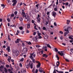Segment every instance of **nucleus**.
<instances>
[{
  "mask_svg": "<svg viewBox=\"0 0 73 73\" xmlns=\"http://www.w3.org/2000/svg\"><path fill=\"white\" fill-rule=\"evenodd\" d=\"M22 15L23 17H25V19H27V21H29L30 20L29 17L27 16L25 13V12H24V10L23 9L22 10Z\"/></svg>",
  "mask_w": 73,
  "mask_h": 73,
  "instance_id": "f257e3e1",
  "label": "nucleus"
},
{
  "mask_svg": "<svg viewBox=\"0 0 73 73\" xmlns=\"http://www.w3.org/2000/svg\"><path fill=\"white\" fill-rule=\"evenodd\" d=\"M71 26L72 25H71V24H70L69 27H68L67 28V29H64V31H67L69 32V31H70Z\"/></svg>",
  "mask_w": 73,
  "mask_h": 73,
  "instance_id": "f03ea898",
  "label": "nucleus"
},
{
  "mask_svg": "<svg viewBox=\"0 0 73 73\" xmlns=\"http://www.w3.org/2000/svg\"><path fill=\"white\" fill-rule=\"evenodd\" d=\"M28 49L26 48H24L23 49V50H22V52H23V53H26Z\"/></svg>",
  "mask_w": 73,
  "mask_h": 73,
  "instance_id": "7ed1b4c3",
  "label": "nucleus"
},
{
  "mask_svg": "<svg viewBox=\"0 0 73 73\" xmlns=\"http://www.w3.org/2000/svg\"><path fill=\"white\" fill-rule=\"evenodd\" d=\"M36 63H38V64L36 66L37 68H40V67L41 66V64L40 63V62L38 61H36Z\"/></svg>",
  "mask_w": 73,
  "mask_h": 73,
  "instance_id": "20e7f679",
  "label": "nucleus"
},
{
  "mask_svg": "<svg viewBox=\"0 0 73 73\" xmlns=\"http://www.w3.org/2000/svg\"><path fill=\"white\" fill-rule=\"evenodd\" d=\"M12 2L13 3H14L13 4V6H15V5H16V4L17 3V1H16V0H13Z\"/></svg>",
  "mask_w": 73,
  "mask_h": 73,
  "instance_id": "39448f33",
  "label": "nucleus"
},
{
  "mask_svg": "<svg viewBox=\"0 0 73 73\" xmlns=\"http://www.w3.org/2000/svg\"><path fill=\"white\" fill-rule=\"evenodd\" d=\"M61 53L60 52L58 51V54H59V55H60L61 56H64V54L63 53V52H62V51H61Z\"/></svg>",
  "mask_w": 73,
  "mask_h": 73,
  "instance_id": "423d86ee",
  "label": "nucleus"
},
{
  "mask_svg": "<svg viewBox=\"0 0 73 73\" xmlns=\"http://www.w3.org/2000/svg\"><path fill=\"white\" fill-rule=\"evenodd\" d=\"M29 64L30 66L31 69L33 68V63L31 61H30L29 62Z\"/></svg>",
  "mask_w": 73,
  "mask_h": 73,
  "instance_id": "0eeeda50",
  "label": "nucleus"
},
{
  "mask_svg": "<svg viewBox=\"0 0 73 73\" xmlns=\"http://www.w3.org/2000/svg\"><path fill=\"white\" fill-rule=\"evenodd\" d=\"M37 36H36L35 37H34L33 38V41H35V42H37Z\"/></svg>",
  "mask_w": 73,
  "mask_h": 73,
  "instance_id": "6e6552de",
  "label": "nucleus"
},
{
  "mask_svg": "<svg viewBox=\"0 0 73 73\" xmlns=\"http://www.w3.org/2000/svg\"><path fill=\"white\" fill-rule=\"evenodd\" d=\"M26 72V70H24V69H22L21 70V73H25Z\"/></svg>",
  "mask_w": 73,
  "mask_h": 73,
  "instance_id": "1a4fd4ad",
  "label": "nucleus"
},
{
  "mask_svg": "<svg viewBox=\"0 0 73 73\" xmlns=\"http://www.w3.org/2000/svg\"><path fill=\"white\" fill-rule=\"evenodd\" d=\"M43 69L41 67L39 69V71L40 73H42L43 72Z\"/></svg>",
  "mask_w": 73,
  "mask_h": 73,
  "instance_id": "9d476101",
  "label": "nucleus"
},
{
  "mask_svg": "<svg viewBox=\"0 0 73 73\" xmlns=\"http://www.w3.org/2000/svg\"><path fill=\"white\" fill-rule=\"evenodd\" d=\"M56 13L54 12H53L52 16H54V17H56Z\"/></svg>",
  "mask_w": 73,
  "mask_h": 73,
  "instance_id": "9b49d317",
  "label": "nucleus"
},
{
  "mask_svg": "<svg viewBox=\"0 0 73 73\" xmlns=\"http://www.w3.org/2000/svg\"><path fill=\"white\" fill-rule=\"evenodd\" d=\"M6 50H7L8 52H9L11 51V50L10 49V46H8L7 47V48H6Z\"/></svg>",
  "mask_w": 73,
  "mask_h": 73,
  "instance_id": "f8f14e48",
  "label": "nucleus"
},
{
  "mask_svg": "<svg viewBox=\"0 0 73 73\" xmlns=\"http://www.w3.org/2000/svg\"><path fill=\"white\" fill-rule=\"evenodd\" d=\"M19 51H16V56H19Z\"/></svg>",
  "mask_w": 73,
  "mask_h": 73,
  "instance_id": "ddd939ff",
  "label": "nucleus"
},
{
  "mask_svg": "<svg viewBox=\"0 0 73 73\" xmlns=\"http://www.w3.org/2000/svg\"><path fill=\"white\" fill-rule=\"evenodd\" d=\"M44 38L45 39H47L48 38V36L46 34H45L44 35Z\"/></svg>",
  "mask_w": 73,
  "mask_h": 73,
  "instance_id": "4468645a",
  "label": "nucleus"
},
{
  "mask_svg": "<svg viewBox=\"0 0 73 73\" xmlns=\"http://www.w3.org/2000/svg\"><path fill=\"white\" fill-rule=\"evenodd\" d=\"M48 56L46 55V54H43L42 55V57H45V58H47V57H48Z\"/></svg>",
  "mask_w": 73,
  "mask_h": 73,
  "instance_id": "2eb2a0df",
  "label": "nucleus"
},
{
  "mask_svg": "<svg viewBox=\"0 0 73 73\" xmlns=\"http://www.w3.org/2000/svg\"><path fill=\"white\" fill-rule=\"evenodd\" d=\"M66 32L64 33V36H66V35L69 33V31H68L67 30H66Z\"/></svg>",
  "mask_w": 73,
  "mask_h": 73,
  "instance_id": "dca6fc26",
  "label": "nucleus"
},
{
  "mask_svg": "<svg viewBox=\"0 0 73 73\" xmlns=\"http://www.w3.org/2000/svg\"><path fill=\"white\" fill-rule=\"evenodd\" d=\"M3 66H0V72H3V70H2L1 69H3Z\"/></svg>",
  "mask_w": 73,
  "mask_h": 73,
  "instance_id": "f3484780",
  "label": "nucleus"
},
{
  "mask_svg": "<svg viewBox=\"0 0 73 73\" xmlns=\"http://www.w3.org/2000/svg\"><path fill=\"white\" fill-rule=\"evenodd\" d=\"M11 56H9V57L8 58L7 60H8V61L9 62H10V60H11Z\"/></svg>",
  "mask_w": 73,
  "mask_h": 73,
  "instance_id": "a211bd4d",
  "label": "nucleus"
},
{
  "mask_svg": "<svg viewBox=\"0 0 73 73\" xmlns=\"http://www.w3.org/2000/svg\"><path fill=\"white\" fill-rule=\"evenodd\" d=\"M56 70L57 72H58V73H64V72L63 71H58L57 70Z\"/></svg>",
  "mask_w": 73,
  "mask_h": 73,
  "instance_id": "6ab92c4d",
  "label": "nucleus"
},
{
  "mask_svg": "<svg viewBox=\"0 0 73 73\" xmlns=\"http://www.w3.org/2000/svg\"><path fill=\"white\" fill-rule=\"evenodd\" d=\"M1 7H3V8H4V7H5V5H4L3 4H1Z\"/></svg>",
  "mask_w": 73,
  "mask_h": 73,
  "instance_id": "aec40b11",
  "label": "nucleus"
},
{
  "mask_svg": "<svg viewBox=\"0 0 73 73\" xmlns=\"http://www.w3.org/2000/svg\"><path fill=\"white\" fill-rule=\"evenodd\" d=\"M11 69H9L8 70V71L9 72V73H13L12 71H11Z\"/></svg>",
  "mask_w": 73,
  "mask_h": 73,
  "instance_id": "412c9836",
  "label": "nucleus"
},
{
  "mask_svg": "<svg viewBox=\"0 0 73 73\" xmlns=\"http://www.w3.org/2000/svg\"><path fill=\"white\" fill-rule=\"evenodd\" d=\"M47 47H48V48H50V49L52 48H51V46H50L49 44H47Z\"/></svg>",
  "mask_w": 73,
  "mask_h": 73,
  "instance_id": "4be33fe9",
  "label": "nucleus"
},
{
  "mask_svg": "<svg viewBox=\"0 0 73 73\" xmlns=\"http://www.w3.org/2000/svg\"><path fill=\"white\" fill-rule=\"evenodd\" d=\"M4 69L5 70V72L6 73H7V72H8V70H7V68H4Z\"/></svg>",
  "mask_w": 73,
  "mask_h": 73,
  "instance_id": "5701e85b",
  "label": "nucleus"
},
{
  "mask_svg": "<svg viewBox=\"0 0 73 73\" xmlns=\"http://www.w3.org/2000/svg\"><path fill=\"white\" fill-rule=\"evenodd\" d=\"M56 58H57L58 60H59V59H60V58L58 57V55H57V54H56Z\"/></svg>",
  "mask_w": 73,
  "mask_h": 73,
  "instance_id": "b1692460",
  "label": "nucleus"
},
{
  "mask_svg": "<svg viewBox=\"0 0 73 73\" xmlns=\"http://www.w3.org/2000/svg\"><path fill=\"white\" fill-rule=\"evenodd\" d=\"M70 20H67V24H69V23H70Z\"/></svg>",
  "mask_w": 73,
  "mask_h": 73,
  "instance_id": "393cba45",
  "label": "nucleus"
},
{
  "mask_svg": "<svg viewBox=\"0 0 73 73\" xmlns=\"http://www.w3.org/2000/svg\"><path fill=\"white\" fill-rule=\"evenodd\" d=\"M30 58L31 59V60H34V59H33V58H33V56H29Z\"/></svg>",
  "mask_w": 73,
  "mask_h": 73,
  "instance_id": "a878e982",
  "label": "nucleus"
},
{
  "mask_svg": "<svg viewBox=\"0 0 73 73\" xmlns=\"http://www.w3.org/2000/svg\"><path fill=\"white\" fill-rule=\"evenodd\" d=\"M17 7V8H20V7H21V5H20V4H18Z\"/></svg>",
  "mask_w": 73,
  "mask_h": 73,
  "instance_id": "bb28decb",
  "label": "nucleus"
},
{
  "mask_svg": "<svg viewBox=\"0 0 73 73\" xmlns=\"http://www.w3.org/2000/svg\"><path fill=\"white\" fill-rule=\"evenodd\" d=\"M30 25H31L30 24H29L27 25V28H30Z\"/></svg>",
  "mask_w": 73,
  "mask_h": 73,
  "instance_id": "cd10ccee",
  "label": "nucleus"
},
{
  "mask_svg": "<svg viewBox=\"0 0 73 73\" xmlns=\"http://www.w3.org/2000/svg\"><path fill=\"white\" fill-rule=\"evenodd\" d=\"M59 3H62V1H64L63 0H59Z\"/></svg>",
  "mask_w": 73,
  "mask_h": 73,
  "instance_id": "c85d7f7f",
  "label": "nucleus"
},
{
  "mask_svg": "<svg viewBox=\"0 0 73 73\" xmlns=\"http://www.w3.org/2000/svg\"><path fill=\"white\" fill-rule=\"evenodd\" d=\"M54 50H55V51L56 52H58V49L56 48H55Z\"/></svg>",
  "mask_w": 73,
  "mask_h": 73,
  "instance_id": "c756f323",
  "label": "nucleus"
},
{
  "mask_svg": "<svg viewBox=\"0 0 73 73\" xmlns=\"http://www.w3.org/2000/svg\"><path fill=\"white\" fill-rule=\"evenodd\" d=\"M19 28L20 30H22L23 29V27H19Z\"/></svg>",
  "mask_w": 73,
  "mask_h": 73,
  "instance_id": "7c9ffc66",
  "label": "nucleus"
},
{
  "mask_svg": "<svg viewBox=\"0 0 73 73\" xmlns=\"http://www.w3.org/2000/svg\"><path fill=\"white\" fill-rule=\"evenodd\" d=\"M32 61H33V63H35V62H36V60H35V59H33L32 60Z\"/></svg>",
  "mask_w": 73,
  "mask_h": 73,
  "instance_id": "2f4dec72",
  "label": "nucleus"
},
{
  "mask_svg": "<svg viewBox=\"0 0 73 73\" xmlns=\"http://www.w3.org/2000/svg\"><path fill=\"white\" fill-rule=\"evenodd\" d=\"M35 12H38V9H35Z\"/></svg>",
  "mask_w": 73,
  "mask_h": 73,
  "instance_id": "473e14b6",
  "label": "nucleus"
},
{
  "mask_svg": "<svg viewBox=\"0 0 73 73\" xmlns=\"http://www.w3.org/2000/svg\"><path fill=\"white\" fill-rule=\"evenodd\" d=\"M22 46H25V44H24V43L23 42H22Z\"/></svg>",
  "mask_w": 73,
  "mask_h": 73,
  "instance_id": "72a5a7b5",
  "label": "nucleus"
},
{
  "mask_svg": "<svg viewBox=\"0 0 73 73\" xmlns=\"http://www.w3.org/2000/svg\"><path fill=\"white\" fill-rule=\"evenodd\" d=\"M7 20L8 21V22H10V21H11V20H10V19L9 18H7Z\"/></svg>",
  "mask_w": 73,
  "mask_h": 73,
  "instance_id": "f704fd0d",
  "label": "nucleus"
},
{
  "mask_svg": "<svg viewBox=\"0 0 73 73\" xmlns=\"http://www.w3.org/2000/svg\"><path fill=\"white\" fill-rule=\"evenodd\" d=\"M54 24L55 26H56V27H57V24H56V22H54Z\"/></svg>",
  "mask_w": 73,
  "mask_h": 73,
  "instance_id": "c9c22d12",
  "label": "nucleus"
},
{
  "mask_svg": "<svg viewBox=\"0 0 73 73\" xmlns=\"http://www.w3.org/2000/svg\"><path fill=\"white\" fill-rule=\"evenodd\" d=\"M56 67L57 68H58V66H59L60 64H58L57 63H56Z\"/></svg>",
  "mask_w": 73,
  "mask_h": 73,
  "instance_id": "e433bc0d",
  "label": "nucleus"
},
{
  "mask_svg": "<svg viewBox=\"0 0 73 73\" xmlns=\"http://www.w3.org/2000/svg\"><path fill=\"white\" fill-rule=\"evenodd\" d=\"M6 66L7 68H9V65L7 64L6 65Z\"/></svg>",
  "mask_w": 73,
  "mask_h": 73,
  "instance_id": "4c0bfd02",
  "label": "nucleus"
},
{
  "mask_svg": "<svg viewBox=\"0 0 73 73\" xmlns=\"http://www.w3.org/2000/svg\"><path fill=\"white\" fill-rule=\"evenodd\" d=\"M29 65L28 64V65H26V68H29Z\"/></svg>",
  "mask_w": 73,
  "mask_h": 73,
  "instance_id": "58836bf2",
  "label": "nucleus"
},
{
  "mask_svg": "<svg viewBox=\"0 0 73 73\" xmlns=\"http://www.w3.org/2000/svg\"><path fill=\"white\" fill-rule=\"evenodd\" d=\"M8 39H9V40H10V41L11 40V38H9V35H8Z\"/></svg>",
  "mask_w": 73,
  "mask_h": 73,
  "instance_id": "ea45409f",
  "label": "nucleus"
},
{
  "mask_svg": "<svg viewBox=\"0 0 73 73\" xmlns=\"http://www.w3.org/2000/svg\"><path fill=\"white\" fill-rule=\"evenodd\" d=\"M40 15L38 14V17H37V19H38V18H39L40 17Z\"/></svg>",
  "mask_w": 73,
  "mask_h": 73,
  "instance_id": "a19ab883",
  "label": "nucleus"
},
{
  "mask_svg": "<svg viewBox=\"0 0 73 73\" xmlns=\"http://www.w3.org/2000/svg\"><path fill=\"white\" fill-rule=\"evenodd\" d=\"M19 20H20V21H23V18H20L19 19Z\"/></svg>",
  "mask_w": 73,
  "mask_h": 73,
  "instance_id": "79ce46f5",
  "label": "nucleus"
},
{
  "mask_svg": "<svg viewBox=\"0 0 73 73\" xmlns=\"http://www.w3.org/2000/svg\"><path fill=\"white\" fill-rule=\"evenodd\" d=\"M37 23H40V20L38 19H37Z\"/></svg>",
  "mask_w": 73,
  "mask_h": 73,
  "instance_id": "37998d69",
  "label": "nucleus"
},
{
  "mask_svg": "<svg viewBox=\"0 0 73 73\" xmlns=\"http://www.w3.org/2000/svg\"><path fill=\"white\" fill-rule=\"evenodd\" d=\"M34 54V52L33 53H31L30 54V56H33V55Z\"/></svg>",
  "mask_w": 73,
  "mask_h": 73,
  "instance_id": "c03bdc74",
  "label": "nucleus"
},
{
  "mask_svg": "<svg viewBox=\"0 0 73 73\" xmlns=\"http://www.w3.org/2000/svg\"><path fill=\"white\" fill-rule=\"evenodd\" d=\"M46 48H47V47L46 46H43V49H46Z\"/></svg>",
  "mask_w": 73,
  "mask_h": 73,
  "instance_id": "a18cd8bd",
  "label": "nucleus"
},
{
  "mask_svg": "<svg viewBox=\"0 0 73 73\" xmlns=\"http://www.w3.org/2000/svg\"><path fill=\"white\" fill-rule=\"evenodd\" d=\"M46 22L45 25H47L48 24V21L47 22V21H46Z\"/></svg>",
  "mask_w": 73,
  "mask_h": 73,
  "instance_id": "49530a36",
  "label": "nucleus"
},
{
  "mask_svg": "<svg viewBox=\"0 0 73 73\" xmlns=\"http://www.w3.org/2000/svg\"><path fill=\"white\" fill-rule=\"evenodd\" d=\"M20 61H24V59L22 58L20 60Z\"/></svg>",
  "mask_w": 73,
  "mask_h": 73,
  "instance_id": "de8ad7c7",
  "label": "nucleus"
},
{
  "mask_svg": "<svg viewBox=\"0 0 73 73\" xmlns=\"http://www.w3.org/2000/svg\"><path fill=\"white\" fill-rule=\"evenodd\" d=\"M54 10L55 11H57V8H54Z\"/></svg>",
  "mask_w": 73,
  "mask_h": 73,
  "instance_id": "09e8293b",
  "label": "nucleus"
},
{
  "mask_svg": "<svg viewBox=\"0 0 73 73\" xmlns=\"http://www.w3.org/2000/svg\"><path fill=\"white\" fill-rule=\"evenodd\" d=\"M13 52L14 53H16V51L15 50H13Z\"/></svg>",
  "mask_w": 73,
  "mask_h": 73,
  "instance_id": "8fccbe9b",
  "label": "nucleus"
},
{
  "mask_svg": "<svg viewBox=\"0 0 73 73\" xmlns=\"http://www.w3.org/2000/svg\"><path fill=\"white\" fill-rule=\"evenodd\" d=\"M38 72V70L36 69L35 71V72H34V73H37V72Z\"/></svg>",
  "mask_w": 73,
  "mask_h": 73,
  "instance_id": "3c124183",
  "label": "nucleus"
},
{
  "mask_svg": "<svg viewBox=\"0 0 73 73\" xmlns=\"http://www.w3.org/2000/svg\"><path fill=\"white\" fill-rule=\"evenodd\" d=\"M65 60H66V61L67 62H69V60H68V59H65Z\"/></svg>",
  "mask_w": 73,
  "mask_h": 73,
  "instance_id": "603ef678",
  "label": "nucleus"
},
{
  "mask_svg": "<svg viewBox=\"0 0 73 73\" xmlns=\"http://www.w3.org/2000/svg\"><path fill=\"white\" fill-rule=\"evenodd\" d=\"M43 29L44 30H46V28L45 27H43Z\"/></svg>",
  "mask_w": 73,
  "mask_h": 73,
  "instance_id": "864d4df0",
  "label": "nucleus"
},
{
  "mask_svg": "<svg viewBox=\"0 0 73 73\" xmlns=\"http://www.w3.org/2000/svg\"><path fill=\"white\" fill-rule=\"evenodd\" d=\"M32 72L33 73H34L35 72V69H33L32 70Z\"/></svg>",
  "mask_w": 73,
  "mask_h": 73,
  "instance_id": "5fc2aeb1",
  "label": "nucleus"
},
{
  "mask_svg": "<svg viewBox=\"0 0 73 73\" xmlns=\"http://www.w3.org/2000/svg\"><path fill=\"white\" fill-rule=\"evenodd\" d=\"M50 13L49 11H48L47 12V15H49V14Z\"/></svg>",
  "mask_w": 73,
  "mask_h": 73,
  "instance_id": "6e6d98bb",
  "label": "nucleus"
},
{
  "mask_svg": "<svg viewBox=\"0 0 73 73\" xmlns=\"http://www.w3.org/2000/svg\"><path fill=\"white\" fill-rule=\"evenodd\" d=\"M69 38L70 39H72V36H70L69 37Z\"/></svg>",
  "mask_w": 73,
  "mask_h": 73,
  "instance_id": "4d7b16f0",
  "label": "nucleus"
},
{
  "mask_svg": "<svg viewBox=\"0 0 73 73\" xmlns=\"http://www.w3.org/2000/svg\"><path fill=\"white\" fill-rule=\"evenodd\" d=\"M14 13L15 14V15H17V11H15L14 12Z\"/></svg>",
  "mask_w": 73,
  "mask_h": 73,
  "instance_id": "13d9d810",
  "label": "nucleus"
},
{
  "mask_svg": "<svg viewBox=\"0 0 73 73\" xmlns=\"http://www.w3.org/2000/svg\"><path fill=\"white\" fill-rule=\"evenodd\" d=\"M62 45H64V46H65V45H66V44H65V43H63L62 44Z\"/></svg>",
  "mask_w": 73,
  "mask_h": 73,
  "instance_id": "bf43d9fd",
  "label": "nucleus"
},
{
  "mask_svg": "<svg viewBox=\"0 0 73 73\" xmlns=\"http://www.w3.org/2000/svg\"><path fill=\"white\" fill-rule=\"evenodd\" d=\"M26 33H29V30H28V29H27Z\"/></svg>",
  "mask_w": 73,
  "mask_h": 73,
  "instance_id": "052dcab7",
  "label": "nucleus"
},
{
  "mask_svg": "<svg viewBox=\"0 0 73 73\" xmlns=\"http://www.w3.org/2000/svg\"><path fill=\"white\" fill-rule=\"evenodd\" d=\"M60 33H61V34H63V32L61 31H60Z\"/></svg>",
  "mask_w": 73,
  "mask_h": 73,
  "instance_id": "680f3d73",
  "label": "nucleus"
},
{
  "mask_svg": "<svg viewBox=\"0 0 73 73\" xmlns=\"http://www.w3.org/2000/svg\"><path fill=\"white\" fill-rule=\"evenodd\" d=\"M19 66H20L21 67L22 66V64H21V63H20L19 64Z\"/></svg>",
  "mask_w": 73,
  "mask_h": 73,
  "instance_id": "e2e57ef3",
  "label": "nucleus"
},
{
  "mask_svg": "<svg viewBox=\"0 0 73 73\" xmlns=\"http://www.w3.org/2000/svg\"><path fill=\"white\" fill-rule=\"evenodd\" d=\"M36 32H34L33 33V35H36Z\"/></svg>",
  "mask_w": 73,
  "mask_h": 73,
  "instance_id": "0e129e2a",
  "label": "nucleus"
},
{
  "mask_svg": "<svg viewBox=\"0 0 73 73\" xmlns=\"http://www.w3.org/2000/svg\"><path fill=\"white\" fill-rule=\"evenodd\" d=\"M40 35H41V33H38V36H40Z\"/></svg>",
  "mask_w": 73,
  "mask_h": 73,
  "instance_id": "69168bd1",
  "label": "nucleus"
},
{
  "mask_svg": "<svg viewBox=\"0 0 73 73\" xmlns=\"http://www.w3.org/2000/svg\"><path fill=\"white\" fill-rule=\"evenodd\" d=\"M73 48H72L70 49V51H71V52H72V53H73Z\"/></svg>",
  "mask_w": 73,
  "mask_h": 73,
  "instance_id": "338daca9",
  "label": "nucleus"
},
{
  "mask_svg": "<svg viewBox=\"0 0 73 73\" xmlns=\"http://www.w3.org/2000/svg\"><path fill=\"white\" fill-rule=\"evenodd\" d=\"M11 17H13L14 16V14H11Z\"/></svg>",
  "mask_w": 73,
  "mask_h": 73,
  "instance_id": "774afa93",
  "label": "nucleus"
}]
</instances>
